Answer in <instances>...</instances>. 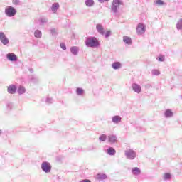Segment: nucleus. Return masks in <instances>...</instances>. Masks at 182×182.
<instances>
[{
	"label": "nucleus",
	"instance_id": "obj_22",
	"mask_svg": "<svg viewBox=\"0 0 182 182\" xmlns=\"http://www.w3.org/2000/svg\"><path fill=\"white\" fill-rule=\"evenodd\" d=\"M12 107H14V104H12V102H8L6 104V108L5 109L6 113H9V112H11L12 109H14Z\"/></svg>",
	"mask_w": 182,
	"mask_h": 182
},
{
	"label": "nucleus",
	"instance_id": "obj_23",
	"mask_svg": "<svg viewBox=\"0 0 182 182\" xmlns=\"http://www.w3.org/2000/svg\"><path fill=\"white\" fill-rule=\"evenodd\" d=\"M123 42H124V43H126L127 45H132V38L129 36H124Z\"/></svg>",
	"mask_w": 182,
	"mask_h": 182
},
{
	"label": "nucleus",
	"instance_id": "obj_21",
	"mask_svg": "<svg viewBox=\"0 0 182 182\" xmlns=\"http://www.w3.org/2000/svg\"><path fill=\"white\" fill-rule=\"evenodd\" d=\"M107 153L109 156H114V154H116V149L113 147H109L107 150Z\"/></svg>",
	"mask_w": 182,
	"mask_h": 182
},
{
	"label": "nucleus",
	"instance_id": "obj_27",
	"mask_svg": "<svg viewBox=\"0 0 182 182\" xmlns=\"http://www.w3.org/2000/svg\"><path fill=\"white\" fill-rule=\"evenodd\" d=\"M34 36L35 38H37V39H40V38H42V31L40 30H36L34 31Z\"/></svg>",
	"mask_w": 182,
	"mask_h": 182
},
{
	"label": "nucleus",
	"instance_id": "obj_26",
	"mask_svg": "<svg viewBox=\"0 0 182 182\" xmlns=\"http://www.w3.org/2000/svg\"><path fill=\"white\" fill-rule=\"evenodd\" d=\"M85 4L86 6H88V8H91V6H93V5H95V1L85 0Z\"/></svg>",
	"mask_w": 182,
	"mask_h": 182
},
{
	"label": "nucleus",
	"instance_id": "obj_38",
	"mask_svg": "<svg viewBox=\"0 0 182 182\" xmlns=\"http://www.w3.org/2000/svg\"><path fill=\"white\" fill-rule=\"evenodd\" d=\"M144 87L145 89H151V87H152V85L150 83H147L144 85Z\"/></svg>",
	"mask_w": 182,
	"mask_h": 182
},
{
	"label": "nucleus",
	"instance_id": "obj_30",
	"mask_svg": "<svg viewBox=\"0 0 182 182\" xmlns=\"http://www.w3.org/2000/svg\"><path fill=\"white\" fill-rule=\"evenodd\" d=\"M106 139H107V136L106 134H102L99 137L100 141H106Z\"/></svg>",
	"mask_w": 182,
	"mask_h": 182
},
{
	"label": "nucleus",
	"instance_id": "obj_2",
	"mask_svg": "<svg viewBox=\"0 0 182 182\" xmlns=\"http://www.w3.org/2000/svg\"><path fill=\"white\" fill-rule=\"evenodd\" d=\"M4 14L8 18H14L18 14L16 9L12 6H8L4 9Z\"/></svg>",
	"mask_w": 182,
	"mask_h": 182
},
{
	"label": "nucleus",
	"instance_id": "obj_13",
	"mask_svg": "<svg viewBox=\"0 0 182 182\" xmlns=\"http://www.w3.org/2000/svg\"><path fill=\"white\" fill-rule=\"evenodd\" d=\"M96 29L100 35H105V28H103V26L102 24H97Z\"/></svg>",
	"mask_w": 182,
	"mask_h": 182
},
{
	"label": "nucleus",
	"instance_id": "obj_3",
	"mask_svg": "<svg viewBox=\"0 0 182 182\" xmlns=\"http://www.w3.org/2000/svg\"><path fill=\"white\" fill-rule=\"evenodd\" d=\"M120 5H123V1L122 0H113L111 4V12L117 14Z\"/></svg>",
	"mask_w": 182,
	"mask_h": 182
},
{
	"label": "nucleus",
	"instance_id": "obj_42",
	"mask_svg": "<svg viewBox=\"0 0 182 182\" xmlns=\"http://www.w3.org/2000/svg\"><path fill=\"white\" fill-rule=\"evenodd\" d=\"M80 182H92V181L89 179H83Z\"/></svg>",
	"mask_w": 182,
	"mask_h": 182
},
{
	"label": "nucleus",
	"instance_id": "obj_1",
	"mask_svg": "<svg viewBox=\"0 0 182 182\" xmlns=\"http://www.w3.org/2000/svg\"><path fill=\"white\" fill-rule=\"evenodd\" d=\"M85 46L87 48H99L100 41L96 37H88L85 40Z\"/></svg>",
	"mask_w": 182,
	"mask_h": 182
},
{
	"label": "nucleus",
	"instance_id": "obj_25",
	"mask_svg": "<svg viewBox=\"0 0 182 182\" xmlns=\"http://www.w3.org/2000/svg\"><path fill=\"white\" fill-rule=\"evenodd\" d=\"M76 95H77V96H83V95H85V90L81 87H77Z\"/></svg>",
	"mask_w": 182,
	"mask_h": 182
},
{
	"label": "nucleus",
	"instance_id": "obj_29",
	"mask_svg": "<svg viewBox=\"0 0 182 182\" xmlns=\"http://www.w3.org/2000/svg\"><path fill=\"white\" fill-rule=\"evenodd\" d=\"M176 28L178 31H181L182 30V18L179 19L176 24Z\"/></svg>",
	"mask_w": 182,
	"mask_h": 182
},
{
	"label": "nucleus",
	"instance_id": "obj_11",
	"mask_svg": "<svg viewBox=\"0 0 182 182\" xmlns=\"http://www.w3.org/2000/svg\"><path fill=\"white\" fill-rule=\"evenodd\" d=\"M164 114L166 119H171V117L174 116V112H173V111L171 109H167L165 110Z\"/></svg>",
	"mask_w": 182,
	"mask_h": 182
},
{
	"label": "nucleus",
	"instance_id": "obj_7",
	"mask_svg": "<svg viewBox=\"0 0 182 182\" xmlns=\"http://www.w3.org/2000/svg\"><path fill=\"white\" fill-rule=\"evenodd\" d=\"M146 32V25L143 23L138 24L136 27V33L138 35H143Z\"/></svg>",
	"mask_w": 182,
	"mask_h": 182
},
{
	"label": "nucleus",
	"instance_id": "obj_32",
	"mask_svg": "<svg viewBox=\"0 0 182 182\" xmlns=\"http://www.w3.org/2000/svg\"><path fill=\"white\" fill-rule=\"evenodd\" d=\"M46 103H47V105H52V103H53V99L48 97L46 100Z\"/></svg>",
	"mask_w": 182,
	"mask_h": 182
},
{
	"label": "nucleus",
	"instance_id": "obj_15",
	"mask_svg": "<svg viewBox=\"0 0 182 182\" xmlns=\"http://www.w3.org/2000/svg\"><path fill=\"white\" fill-rule=\"evenodd\" d=\"M112 123H114V124H119V123L122 122V117L119 115H115L112 117Z\"/></svg>",
	"mask_w": 182,
	"mask_h": 182
},
{
	"label": "nucleus",
	"instance_id": "obj_40",
	"mask_svg": "<svg viewBox=\"0 0 182 182\" xmlns=\"http://www.w3.org/2000/svg\"><path fill=\"white\" fill-rule=\"evenodd\" d=\"M14 5H18L19 4V0H13Z\"/></svg>",
	"mask_w": 182,
	"mask_h": 182
},
{
	"label": "nucleus",
	"instance_id": "obj_43",
	"mask_svg": "<svg viewBox=\"0 0 182 182\" xmlns=\"http://www.w3.org/2000/svg\"><path fill=\"white\" fill-rule=\"evenodd\" d=\"M28 70H29V72H31V73H33V69L29 68Z\"/></svg>",
	"mask_w": 182,
	"mask_h": 182
},
{
	"label": "nucleus",
	"instance_id": "obj_37",
	"mask_svg": "<svg viewBox=\"0 0 182 182\" xmlns=\"http://www.w3.org/2000/svg\"><path fill=\"white\" fill-rule=\"evenodd\" d=\"M164 60H165L164 55H159L158 58L159 62H164Z\"/></svg>",
	"mask_w": 182,
	"mask_h": 182
},
{
	"label": "nucleus",
	"instance_id": "obj_34",
	"mask_svg": "<svg viewBox=\"0 0 182 182\" xmlns=\"http://www.w3.org/2000/svg\"><path fill=\"white\" fill-rule=\"evenodd\" d=\"M152 75H154V76H159V75H160V71H159V70H153Z\"/></svg>",
	"mask_w": 182,
	"mask_h": 182
},
{
	"label": "nucleus",
	"instance_id": "obj_31",
	"mask_svg": "<svg viewBox=\"0 0 182 182\" xmlns=\"http://www.w3.org/2000/svg\"><path fill=\"white\" fill-rule=\"evenodd\" d=\"M164 180H171V174L170 173H166L164 176Z\"/></svg>",
	"mask_w": 182,
	"mask_h": 182
},
{
	"label": "nucleus",
	"instance_id": "obj_19",
	"mask_svg": "<svg viewBox=\"0 0 182 182\" xmlns=\"http://www.w3.org/2000/svg\"><path fill=\"white\" fill-rule=\"evenodd\" d=\"M26 92V89L25 88V87L20 85L17 88V93H18V95H23V93H25Z\"/></svg>",
	"mask_w": 182,
	"mask_h": 182
},
{
	"label": "nucleus",
	"instance_id": "obj_5",
	"mask_svg": "<svg viewBox=\"0 0 182 182\" xmlns=\"http://www.w3.org/2000/svg\"><path fill=\"white\" fill-rule=\"evenodd\" d=\"M41 170H43L44 173H50L52 170V165H50V163L48 161H43L41 164Z\"/></svg>",
	"mask_w": 182,
	"mask_h": 182
},
{
	"label": "nucleus",
	"instance_id": "obj_9",
	"mask_svg": "<svg viewBox=\"0 0 182 182\" xmlns=\"http://www.w3.org/2000/svg\"><path fill=\"white\" fill-rule=\"evenodd\" d=\"M6 59L10 62H16L18 61V57L14 53H9L6 54Z\"/></svg>",
	"mask_w": 182,
	"mask_h": 182
},
{
	"label": "nucleus",
	"instance_id": "obj_14",
	"mask_svg": "<svg viewBox=\"0 0 182 182\" xmlns=\"http://www.w3.org/2000/svg\"><path fill=\"white\" fill-rule=\"evenodd\" d=\"M133 176H140L141 174V170L139 167H134L132 169Z\"/></svg>",
	"mask_w": 182,
	"mask_h": 182
},
{
	"label": "nucleus",
	"instance_id": "obj_10",
	"mask_svg": "<svg viewBox=\"0 0 182 182\" xmlns=\"http://www.w3.org/2000/svg\"><path fill=\"white\" fill-rule=\"evenodd\" d=\"M132 88L135 93H137L138 95L141 93V86L140 85L137 83H132Z\"/></svg>",
	"mask_w": 182,
	"mask_h": 182
},
{
	"label": "nucleus",
	"instance_id": "obj_41",
	"mask_svg": "<svg viewBox=\"0 0 182 182\" xmlns=\"http://www.w3.org/2000/svg\"><path fill=\"white\" fill-rule=\"evenodd\" d=\"M98 1H99V2H100V4H103V2H105H105H109V0H98Z\"/></svg>",
	"mask_w": 182,
	"mask_h": 182
},
{
	"label": "nucleus",
	"instance_id": "obj_44",
	"mask_svg": "<svg viewBox=\"0 0 182 182\" xmlns=\"http://www.w3.org/2000/svg\"><path fill=\"white\" fill-rule=\"evenodd\" d=\"M1 133H2V130L0 129V134H1Z\"/></svg>",
	"mask_w": 182,
	"mask_h": 182
},
{
	"label": "nucleus",
	"instance_id": "obj_24",
	"mask_svg": "<svg viewBox=\"0 0 182 182\" xmlns=\"http://www.w3.org/2000/svg\"><path fill=\"white\" fill-rule=\"evenodd\" d=\"M107 178V175L105 173H97V180H106Z\"/></svg>",
	"mask_w": 182,
	"mask_h": 182
},
{
	"label": "nucleus",
	"instance_id": "obj_28",
	"mask_svg": "<svg viewBox=\"0 0 182 182\" xmlns=\"http://www.w3.org/2000/svg\"><path fill=\"white\" fill-rule=\"evenodd\" d=\"M45 23H48V18H40L39 24L41 26H43V25H45Z\"/></svg>",
	"mask_w": 182,
	"mask_h": 182
},
{
	"label": "nucleus",
	"instance_id": "obj_20",
	"mask_svg": "<svg viewBox=\"0 0 182 182\" xmlns=\"http://www.w3.org/2000/svg\"><path fill=\"white\" fill-rule=\"evenodd\" d=\"M28 79L30 82H31V83H38V82H39V78H38V77L34 75H30L28 77Z\"/></svg>",
	"mask_w": 182,
	"mask_h": 182
},
{
	"label": "nucleus",
	"instance_id": "obj_4",
	"mask_svg": "<svg viewBox=\"0 0 182 182\" xmlns=\"http://www.w3.org/2000/svg\"><path fill=\"white\" fill-rule=\"evenodd\" d=\"M125 156L128 160H134L136 156H137V153L134 151L133 149H127L124 151Z\"/></svg>",
	"mask_w": 182,
	"mask_h": 182
},
{
	"label": "nucleus",
	"instance_id": "obj_17",
	"mask_svg": "<svg viewBox=\"0 0 182 182\" xmlns=\"http://www.w3.org/2000/svg\"><path fill=\"white\" fill-rule=\"evenodd\" d=\"M112 68L114 70H117L118 69H120V68H122V63H120V62H117V61L114 62L112 64Z\"/></svg>",
	"mask_w": 182,
	"mask_h": 182
},
{
	"label": "nucleus",
	"instance_id": "obj_16",
	"mask_svg": "<svg viewBox=\"0 0 182 182\" xmlns=\"http://www.w3.org/2000/svg\"><path fill=\"white\" fill-rule=\"evenodd\" d=\"M70 53H72V55H74L75 56H77V55H79V47L77 46L71 47Z\"/></svg>",
	"mask_w": 182,
	"mask_h": 182
},
{
	"label": "nucleus",
	"instance_id": "obj_8",
	"mask_svg": "<svg viewBox=\"0 0 182 182\" xmlns=\"http://www.w3.org/2000/svg\"><path fill=\"white\" fill-rule=\"evenodd\" d=\"M18 90V87L14 84H11L7 87V92L9 95H15Z\"/></svg>",
	"mask_w": 182,
	"mask_h": 182
},
{
	"label": "nucleus",
	"instance_id": "obj_18",
	"mask_svg": "<svg viewBox=\"0 0 182 182\" xmlns=\"http://www.w3.org/2000/svg\"><path fill=\"white\" fill-rule=\"evenodd\" d=\"M59 9V3H54L52 4L51 11L53 14H56L57 11Z\"/></svg>",
	"mask_w": 182,
	"mask_h": 182
},
{
	"label": "nucleus",
	"instance_id": "obj_6",
	"mask_svg": "<svg viewBox=\"0 0 182 182\" xmlns=\"http://www.w3.org/2000/svg\"><path fill=\"white\" fill-rule=\"evenodd\" d=\"M0 42H1L4 46L9 44V39H8L4 32H0Z\"/></svg>",
	"mask_w": 182,
	"mask_h": 182
},
{
	"label": "nucleus",
	"instance_id": "obj_12",
	"mask_svg": "<svg viewBox=\"0 0 182 182\" xmlns=\"http://www.w3.org/2000/svg\"><path fill=\"white\" fill-rule=\"evenodd\" d=\"M107 139L109 143H111L112 144H114V143H116V141H117V136L114 134L109 135Z\"/></svg>",
	"mask_w": 182,
	"mask_h": 182
},
{
	"label": "nucleus",
	"instance_id": "obj_33",
	"mask_svg": "<svg viewBox=\"0 0 182 182\" xmlns=\"http://www.w3.org/2000/svg\"><path fill=\"white\" fill-rule=\"evenodd\" d=\"M155 4H156V5H159L160 6H163V5H164V1H163L162 0H156V1H155Z\"/></svg>",
	"mask_w": 182,
	"mask_h": 182
},
{
	"label": "nucleus",
	"instance_id": "obj_39",
	"mask_svg": "<svg viewBox=\"0 0 182 182\" xmlns=\"http://www.w3.org/2000/svg\"><path fill=\"white\" fill-rule=\"evenodd\" d=\"M50 33H51V35H56V29L55 28H51L50 29Z\"/></svg>",
	"mask_w": 182,
	"mask_h": 182
},
{
	"label": "nucleus",
	"instance_id": "obj_35",
	"mask_svg": "<svg viewBox=\"0 0 182 182\" xmlns=\"http://www.w3.org/2000/svg\"><path fill=\"white\" fill-rule=\"evenodd\" d=\"M104 35H105V38L107 39V38H109L110 35H112V31H107Z\"/></svg>",
	"mask_w": 182,
	"mask_h": 182
},
{
	"label": "nucleus",
	"instance_id": "obj_36",
	"mask_svg": "<svg viewBox=\"0 0 182 182\" xmlns=\"http://www.w3.org/2000/svg\"><path fill=\"white\" fill-rule=\"evenodd\" d=\"M60 46L63 50H66V44L65 43H60Z\"/></svg>",
	"mask_w": 182,
	"mask_h": 182
}]
</instances>
